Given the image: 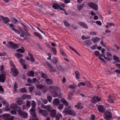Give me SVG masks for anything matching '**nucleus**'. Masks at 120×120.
<instances>
[{"mask_svg": "<svg viewBox=\"0 0 120 120\" xmlns=\"http://www.w3.org/2000/svg\"><path fill=\"white\" fill-rule=\"evenodd\" d=\"M31 106L32 108L30 110V114L33 116H36V113L35 112V108L36 106V104L34 100L32 101Z\"/></svg>", "mask_w": 120, "mask_h": 120, "instance_id": "nucleus-1", "label": "nucleus"}, {"mask_svg": "<svg viewBox=\"0 0 120 120\" xmlns=\"http://www.w3.org/2000/svg\"><path fill=\"white\" fill-rule=\"evenodd\" d=\"M5 46L7 47H11L13 49H16L19 47L18 45L14 43L13 42L11 41L9 43H8V44L6 45Z\"/></svg>", "mask_w": 120, "mask_h": 120, "instance_id": "nucleus-2", "label": "nucleus"}, {"mask_svg": "<svg viewBox=\"0 0 120 120\" xmlns=\"http://www.w3.org/2000/svg\"><path fill=\"white\" fill-rule=\"evenodd\" d=\"M63 113L65 114H69L71 115H75V112L69 109L65 108L63 111Z\"/></svg>", "mask_w": 120, "mask_h": 120, "instance_id": "nucleus-3", "label": "nucleus"}, {"mask_svg": "<svg viewBox=\"0 0 120 120\" xmlns=\"http://www.w3.org/2000/svg\"><path fill=\"white\" fill-rule=\"evenodd\" d=\"M102 56L108 61L110 60L112 58L111 54L108 52L106 53L105 54H103Z\"/></svg>", "mask_w": 120, "mask_h": 120, "instance_id": "nucleus-4", "label": "nucleus"}, {"mask_svg": "<svg viewBox=\"0 0 120 120\" xmlns=\"http://www.w3.org/2000/svg\"><path fill=\"white\" fill-rule=\"evenodd\" d=\"M18 114L22 117L25 118L26 117L28 116V114L26 112L23 111L19 110L18 111Z\"/></svg>", "mask_w": 120, "mask_h": 120, "instance_id": "nucleus-5", "label": "nucleus"}, {"mask_svg": "<svg viewBox=\"0 0 120 120\" xmlns=\"http://www.w3.org/2000/svg\"><path fill=\"white\" fill-rule=\"evenodd\" d=\"M94 54L95 55L97 56H98V58L100 60L104 62H105V61L102 58L101 56H102L103 54H101L98 51H96L94 52Z\"/></svg>", "mask_w": 120, "mask_h": 120, "instance_id": "nucleus-6", "label": "nucleus"}, {"mask_svg": "<svg viewBox=\"0 0 120 120\" xmlns=\"http://www.w3.org/2000/svg\"><path fill=\"white\" fill-rule=\"evenodd\" d=\"M10 73L11 75L14 76H16L18 74L17 71L14 67L11 68Z\"/></svg>", "mask_w": 120, "mask_h": 120, "instance_id": "nucleus-7", "label": "nucleus"}, {"mask_svg": "<svg viewBox=\"0 0 120 120\" xmlns=\"http://www.w3.org/2000/svg\"><path fill=\"white\" fill-rule=\"evenodd\" d=\"M89 6L91 8L96 10L98 9V7L97 4L93 3H90L88 4Z\"/></svg>", "mask_w": 120, "mask_h": 120, "instance_id": "nucleus-8", "label": "nucleus"}, {"mask_svg": "<svg viewBox=\"0 0 120 120\" xmlns=\"http://www.w3.org/2000/svg\"><path fill=\"white\" fill-rule=\"evenodd\" d=\"M10 107L11 109H14L16 111H18L21 109L20 108L17 106L16 104H12L10 105Z\"/></svg>", "mask_w": 120, "mask_h": 120, "instance_id": "nucleus-9", "label": "nucleus"}, {"mask_svg": "<svg viewBox=\"0 0 120 120\" xmlns=\"http://www.w3.org/2000/svg\"><path fill=\"white\" fill-rule=\"evenodd\" d=\"M101 100L100 97L97 96H95L94 97L92 98L91 101L92 102L94 103H96L97 101H99Z\"/></svg>", "mask_w": 120, "mask_h": 120, "instance_id": "nucleus-10", "label": "nucleus"}, {"mask_svg": "<svg viewBox=\"0 0 120 120\" xmlns=\"http://www.w3.org/2000/svg\"><path fill=\"white\" fill-rule=\"evenodd\" d=\"M112 117L111 113L110 112H108L104 116L105 119L106 120H111Z\"/></svg>", "mask_w": 120, "mask_h": 120, "instance_id": "nucleus-11", "label": "nucleus"}, {"mask_svg": "<svg viewBox=\"0 0 120 120\" xmlns=\"http://www.w3.org/2000/svg\"><path fill=\"white\" fill-rule=\"evenodd\" d=\"M0 17L2 19L4 22L6 24L8 23L9 21V19L8 18L5 17L3 16L0 15Z\"/></svg>", "mask_w": 120, "mask_h": 120, "instance_id": "nucleus-12", "label": "nucleus"}, {"mask_svg": "<svg viewBox=\"0 0 120 120\" xmlns=\"http://www.w3.org/2000/svg\"><path fill=\"white\" fill-rule=\"evenodd\" d=\"M2 102L3 104V105H5L6 106L5 108V110L6 111H9L10 110V109L9 108H8V107L9 106L8 103L4 100L2 101Z\"/></svg>", "mask_w": 120, "mask_h": 120, "instance_id": "nucleus-13", "label": "nucleus"}, {"mask_svg": "<svg viewBox=\"0 0 120 120\" xmlns=\"http://www.w3.org/2000/svg\"><path fill=\"white\" fill-rule=\"evenodd\" d=\"M60 103L59 100L58 98L54 99L53 101V104L55 105H58Z\"/></svg>", "mask_w": 120, "mask_h": 120, "instance_id": "nucleus-14", "label": "nucleus"}, {"mask_svg": "<svg viewBox=\"0 0 120 120\" xmlns=\"http://www.w3.org/2000/svg\"><path fill=\"white\" fill-rule=\"evenodd\" d=\"M5 75L4 74L0 75V82H4L5 79Z\"/></svg>", "mask_w": 120, "mask_h": 120, "instance_id": "nucleus-15", "label": "nucleus"}, {"mask_svg": "<svg viewBox=\"0 0 120 120\" xmlns=\"http://www.w3.org/2000/svg\"><path fill=\"white\" fill-rule=\"evenodd\" d=\"M43 116H45L47 114V112L45 110H42L41 109H39L38 111Z\"/></svg>", "mask_w": 120, "mask_h": 120, "instance_id": "nucleus-16", "label": "nucleus"}, {"mask_svg": "<svg viewBox=\"0 0 120 120\" xmlns=\"http://www.w3.org/2000/svg\"><path fill=\"white\" fill-rule=\"evenodd\" d=\"M49 90H55L58 91H60V89L58 87H53L51 86H50L49 87Z\"/></svg>", "mask_w": 120, "mask_h": 120, "instance_id": "nucleus-17", "label": "nucleus"}, {"mask_svg": "<svg viewBox=\"0 0 120 120\" xmlns=\"http://www.w3.org/2000/svg\"><path fill=\"white\" fill-rule=\"evenodd\" d=\"M79 24L81 26L84 28L86 29H88V26L84 22H79Z\"/></svg>", "mask_w": 120, "mask_h": 120, "instance_id": "nucleus-18", "label": "nucleus"}, {"mask_svg": "<svg viewBox=\"0 0 120 120\" xmlns=\"http://www.w3.org/2000/svg\"><path fill=\"white\" fill-rule=\"evenodd\" d=\"M99 111L101 112H103L105 110L104 107L101 105H99L98 107Z\"/></svg>", "mask_w": 120, "mask_h": 120, "instance_id": "nucleus-19", "label": "nucleus"}, {"mask_svg": "<svg viewBox=\"0 0 120 120\" xmlns=\"http://www.w3.org/2000/svg\"><path fill=\"white\" fill-rule=\"evenodd\" d=\"M75 107L77 109H83V107L82 106V104L80 103H77L76 105L75 106Z\"/></svg>", "mask_w": 120, "mask_h": 120, "instance_id": "nucleus-20", "label": "nucleus"}, {"mask_svg": "<svg viewBox=\"0 0 120 120\" xmlns=\"http://www.w3.org/2000/svg\"><path fill=\"white\" fill-rule=\"evenodd\" d=\"M34 72L33 71H31L27 72V75L28 76H31L33 77L34 76Z\"/></svg>", "mask_w": 120, "mask_h": 120, "instance_id": "nucleus-21", "label": "nucleus"}, {"mask_svg": "<svg viewBox=\"0 0 120 120\" xmlns=\"http://www.w3.org/2000/svg\"><path fill=\"white\" fill-rule=\"evenodd\" d=\"M56 112V110L55 109H52L50 111V114L53 117L55 116Z\"/></svg>", "mask_w": 120, "mask_h": 120, "instance_id": "nucleus-22", "label": "nucleus"}, {"mask_svg": "<svg viewBox=\"0 0 120 120\" xmlns=\"http://www.w3.org/2000/svg\"><path fill=\"white\" fill-rule=\"evenodd\" d=\"M16 102L18 105H21L23 103V101L20 98L17 99Z\"/></svg>", "mask_w": 120, "mask_h": 120, "instance_id": "nucleus-23", "label": "nucleus"}, {"mask_svg": "<svg viewBox=\"0 0 120 120\" xmlns=\"http://www.w3.org/2000/svg\"><path fill=\"white\" fill-rule=\"evenodd\" d=\"M62 116L60 113H58L55 116L56 119V120H59L60 119L62 118Z\"/></svg>", "mask_w": 120, "mask_h": 120, "instance_id": "nucleus-24", "label": "nucleus"}, {"mask_svg": "<svg viewBox=\"0 0 120 120\" xmlns=\"http://www.w3.org/2000/svg\"><path fill=\"white\" fill-rule=\"evenodd\" d=\"M61 103L64 104L65 106H67L68 105V103L67 101L64 99L62 98L60 100Z\"/></svg>", "mask_w": 120, "mask_h": 120, "instance_id": "nucleus-25", "label": "nucleus"}, {"mask_svg": "<svg viewBox=\"0 0 120 120\" xmlns=\"http://www.w3.org/2000/svg\"><path fill=\"white\" fill-rule=\"evenodd\" d=\"M34 36L38 37L39 38V39H41L42 38V36L39 33L37 32H34Z\"/></svg>", "mask_w": 120, "mask_h": 120, "instance_id": "nucleus-26", "label": "nucleus"}, {"mask_svg": "<svg viewBox=\"0 0 120 120\" xmlns=\"http://www.w3.org/2000/svg\"><path fill=\"white\" fill-rule=\"evenodd\" d=\"M10 115L9 114H5L4 115V117L5 120H9Z\"/></svg>", "mask_w": 120, "mask_h": 120, "instance_id": "nucleus-27", "label": "nucleus"}, {"mask_svg": "<svg viewBox=\"0 0 120 120\" xmlns=\"http://www.w3.org/2000/svg\"><path fill=\"white\" fill-rule=\"evenodd\" d=\"M45 82L48 85H51L52 83V80L49 79H47L45 80Z\"/></svg>", "mask_w": 120, "mask_h": 120, "instance_id": "nucleus-28", "label": "nucleus"}, {"mask_svg": "<svg viewBox=\"0 0 120 120\" xmlns=\"http://www.w3.org/2000/svg\"><path fill=\"white\" fill-rule=\"evenodd\" d=\"M51 95L53 97H57L59 98H60V97H58V95L57 94V93L55 91H52L51 93Z\"/></svg>", "mask_w": 120, "mask_h": 120, "instance_id": "nucleus-29", "label": "nucleus"}, {"mask_svg": "<svg viewBox=\"0 0 120 120\" xmlns=\"http://www.w3.org/2000/svg\"><path fill=\"white\" fill-rule=\"evenodd\" d=\"M108 101L109 102L111 103H113V99L111 97L110 95H109L108 97Z\"/></svg>", "mask_w": 120, "mask_h": 120, "instance_id": "nucleus-30", "label": "nucleus"}, {"mask_svg": "<svg viewBox=\"0 0 120 120\" xmlns=\"http://www.w3.org/2000/svg\"><path fill=\"white\" fill-rule=\"evenodd\" d=\"M29 55L30 57V60L32 62H33L35 60V59L33 56L32 54L30 53H29Z\"/></svg>", "mask_w": 120, "mask_h": 120, "instance_id": "nucleus-31", "label": "nucleus"}, {"mask_svg": "<svg viewBox=\"0 0 120 120\" xmlns=\"http://www.w3.org/2000/svg\"><path fill=\"white\" fill-rule=\"evenodd\" d=\"M42 108H44L46 109L47 110L49 111L50 109H52L51 107H50V105H48L44 107H42Z\"/></svg>", "mask_w": 120, "mask_h": 120, "instance_id": "nucleus-32", "label": "nucleus"}, {"mask_svg": "<svg viewBox=\"0 0 120 120\" xmlns=\"http://www.w3.org/2000/svg\"><path fill=\"white\" fill-rule=\"evenodd\" d=\"M22 49H17L16 51L17 52H20V53H23L24 52V49L23 47L22 48Z\"/></svg>", "mask_w": 120, "mask_h": 120, "instance_id": "nucleus-33", "label": "nucleus"}, {"mask_svg": "<svg viewBox=\"0 0 120 120\" xmlns=\"http://www.w3.org/2000/svg\"><path fill=\"white\" fill-rule=\"evenodd\" d=\"M52 7L55 9H58L60 8V6L58 4H54L52 6Z\"/></svg>", "mask_w": 120, "mask_h": 120, "instance_id": "nucleus-34", "label": "nucleus"}, {"mask_svg": "<svg viewBox=\"0 0 120 120\" xmlns=\"http://www.w3.org/2000/svg\"><path fill=\"white\" fill-rule=\"evenodd\" d=\"M114 26V24L110 22H108L107 23V25L106 26V27L107 28L111 26Z\"/></svg>", "mask_w": 120, "mask_h": 120, "instance_id": "nucleus-35", "label": "nucleus"}, {"mask_svg": "<svg viewBox=\"0 0 120 120\" xmlns=\"http://www.w3.org/2000/svg\"><path fill=\"white\" fill-rule=\"evenodd\" d=\"M15 56L17 58H19L22 56V55L21 54L17 53L15 54Z\"/></svg>", "mask_w": 120, "mask_h": 120, "instance_id": "nucleus-36", "label": "nucleus"}, {"mask_svg": "<svg viewBox=\"0 0 120 120\" xmlns=\"http://www.w3.org/2000/svg\"><path fill=\"white\" fill-rule=\"evenodd\" d=\"M47 98L49 102H51L52 98L51 96L49 95L47 97Z\"/></svg>", "mask_w": 120, "mask_h": 120, "instance_id": "nucleus-37", "label": "nucleus"}, {"mask_svg": "<svg viewBox=\"0 0 120 120\" xmlns=\"http://www.w3.org/2000/svg\"><path fill=\"white\" fill-rule=\"evenodd\" d=\"M31 105L30 101H27L26 102V106L28 108H30Z\"/></svg>", "mask_w": 120, "mask_h": 120, "instance_id": "nucleus-38", "label": "nucleus"}, {"mask_svg": "<svg viewBox=\"0 0 120 120\" xmlns=\"http://www.w3.org/2000/svg\"><path fill=\"white\" fill-rule=\"evenodd\" d=\"M86 84L87 86L89 88H92V86L91 84L89 82H86Z\"/></svg>", "mask_w": 120, "mask_h": 120, "instance_id": "nucleus-39", "label": "nucleus"}, {"mask_svg": "<svg viewBox=\"0 0 120 120\" xmlns=\"http://www.w3.org/2000/svg\"><path fill=\"white\" fill-rule=\"evenodd\" d=\"M75 74L76 78L77 79H79V72H78V71H76L75 72Z\"/></svg>", "mask_w": 120, "mask_h": 120, "instance_id": "nucleus-40", "label": "nucleus"}, {"mask_svg": "<svg viewBox=\"0 0 120 120\" xmlns=\"http://www.w3.org/2000/svg\"><path fill=\"white\" fill-rule=\"evenodd\" d=\"M33 81L34 82L33 83H35V84H38L39 83L38 81L37 80V79L36 78H34L33 79Z\"/></svg>", "mask_w": 120, "mask_h": 120, "instance_id": "nucleus-41", "label": "nucleus"}, {"mask_svg": "<svg viewBox=\"0 0 120 120\" xmlns=\"http://www.w3.org/2000/svg\"><path fill=\"white\" fill-rule=\"evenodd\" d=\"M86 83L84 82H81L79 83L78 84V86L79 87L81 86H84L86 85Z\"/></svg>", "mask_w": 120, "mask_h": 120, "instance_id": "nucleus-42", "label": "nucleus"}, {"mask_svg": "<svg viewBox=\"0 0 120 120\" xmlns=\"http://www.w3.org/2000/svg\"><path fill=\"white\" fill-rule=\"evenodd\" d=\"M12 21L16 24L19 23V21L14 17L12 18Z\"/></svg>", "mask_w": 120, "mask_h": 120, "instance_id": "nucleus-43", "label": "nucleus"}, {"mask_svg": "<svg viewBox=\"0 0 120 120\" xmlns=\"http://www.w3.org/2000/svg\"><path fill=\"white\" fill-rule=\"evenodd\" d=\"M99 40V38L98 37H96L93 39V41L95 43L98 42Z\"/></svg>", "mask_w": 120, "mask_h": 120, "instance_id": "nucleus-44", "label": "nucleus"}, {"mask_svg": "<svg viewBox=\"0 0 120 120\" xmlns=\"http://www.w3.org/2000/svg\"><path fill=\"white\" fill-rule=\"evenodd\" d=\"M47 64L48 67L50 68L51 71H55V69H53V68L49 64Z\"/></svg>", "mask_w": 120, "mask_h": 120, "instance_id": "nucleus-45", "label": "nucleus"}, {"mask_svg": "<svg viewBox=\"0 0 120 120\" xmlns=\"http://www.w3.org/2000/svg\"><path fill=\"white\" fill-rule=\"evenodd\" d=\"M64 25L66 26H70V24L68 22L66 21H64Z\"/></svg>", "mask_w": 120, "mask_h": 120, "instance_id": "nucleus-46", "label": "nucleus"}, {"mask_svg": "<svg viewBox=\"0 0 120 120\" xmlns=\"http://www.w3.org/2000/svg\"><path fill=\"white\" fill-rule=\"evenodd\" d=\"M11 29L13 31H14L16 33L19 34L20 33V32L19 30L16 29L15 28H12Z\"/></svg>", "mask_w": 120, "mask_h": 120, "instance_id": "nucleus-47", "label": "nucleus"}, {"mask_svg": "<svg viewBox=\"0 0 120 120\" xmlns=\"http://www.w3.org/2000/svg\"><path fill=\"white\" fill-rule=\"evenodd\" d=\"M39 84H36V86L39 89H41L43 87V86L41 85H39Z\"/></svg>", "mask_w": 120, "mask_h": 120, "instance_id": "nucleus-48", "label": "nucleus"}, {"mask_svg": "<svg viewBox=\"0 0 120 120\" xmlns=\"http://www.w3.org/2000/svg\"><path fill=\"white\" fill-rule=\"evenodd\" d=\"M20 91L22 93L26 92V90L25 88H21L20 90Z\"/></svg>", "mask_w": 120, "mask_h": 120, "instance_id": "nucleus-49", "label": "nucleus"}, {"mask_svg": "<svg viewBox=\"0 0 120 120\" xmlns=\"http://www.w3.org/2000/svg\"><path fill=\"white\" fill-rule=\"evenodd\" d=\"M113 59L115 60H116L117 62H118L119 60V58L117 57L116 56H114L113 57Z\"/></svg>", "mask_w": 120, "mask_h": 120, "instance_id": "nucleus-50", "label": "nucleus"}, {"mask_svg": "<svg viewBox=\"0 0 120 120\" xmlns=\"http://www.w3.org/2000/svg\"><path fill=\"white\" fill-rule=\"evenodd\" d=\"M90 38V37L85 36L84 35H83L82 36V38L83 40L87 39L89 38Z\"/></svg>", "mask_w": 120, "mask_h": 120, "instance_id": "nucleus-51", "label": "nucleus"}, {"mask_svg": "<svg viewBox=\"0 0 120 120\" xmlns=\"http://www.w3.org/2000/svg\"><path fill=\"white\" fill-rule=\"evenodd\" d=\"M63 105L61 104L60 105H59L58 106V108L59 109L61 110L63 109Z\"/></svg>", "mask_w": 120, "mask_h": 120, "instance_id": "nucleus-52", "label": "nucleus"}, {"mask_svg": "<svg viewBox=\"0 0 120 120\" xmlns=\"http://www.w3.org/2000/svg\"><path fill=\"white\" fill-rule=\"evenodd\" d=\"M18 87V85L16 83H15L13 87V89L15 91H16V89Z\"/></svg>", "mask_w": 120, "mask_h": 120, "instance_id": "nucleus-53", "label": "nucleus"}, {"mask_svg": "<svg viewBox=\"0 0 120 120\" xmlns=\"http://www.w3.org/2000/svg\"><path fill=\"white\" fill-rule=\"evenodd\" d=\"M41 75L42 78H43L46 79L47 78V76L44 73H42L41 74Z\"/></svg>", "mask_w": 120, "mask_h": 120, "instance_id": "nucleus-54", "label": "nucleus"}, {"mask_svg": "<svg viewBox=\"0 0 120 120\" xmlns=\"http://www.w3.org/2000/svg\"><path fill=\"white\" fill-rule=\"evenodd\" d=\"M27 94H24L22 96L21 98L22 99L25 100L26 99Z\"/></svg>", "mask_w": 120, "mask_h": 120, "instance_id": "nucleus-55", "label": "nucleus"}, {"mask_svg": "<svg viewBox=\"0 0 120 120\" xmlns=\"http://www.w3.org/2000/svg\"><path fill=\"white\" fill-rule=\"evenodd\" d=\"M75 85H71L69 86L68 87L70 89H75Z\"/></svg>", "mask_w": 120, "mask_h": 120, "instance_id": "nucleus-56", "label": "nucleus"}, {"mask_svg": "<svg viewBox=\"0 0 120 120\" xmlns=\"http://www.w3.org/2000/svg\"><path fill=\"white\" fill-rule=\"evenodd\" d=\"M83 6V4L78 6V9L79 10H81Z\"/></svg>", "mask_w": 120, "mask_h": 120, "instance_id": "nucleus-57", "label": "nucleus"}, {"mask_svg": "<svg viewBox=\"0 0 120 120\" xmlns=\"http://www.w3.org/2000/svg\"><path fill=\"white\" fill-rule=\"evenodd\" d=\"M96 23L98 25L101 26L102 25L101 22L99 21H97L96 22Z\"/></svg>", "mask_w": 120, "mask_h": 120, "instance_id": "nucleus-58", "label": "nucleus"}, {"mask_svg": "<svg viewBox=\"0 0 120 120\" xmlns=\"http://www.w3.org/2000/svg\"><path fill=\"white\" fill-rule=\"evenodd\" d=\"M58 69L59 71H63V69L61 66H60L58 67Z\"/></svg>", "mask_w": 120, "mask_h": 120, "instance_id": "nucleus-59", "label": "nucleus"}, {"mask_svg": "<svg viewBox=\"0 0 120 120\" xmlns=\"http://www.w3.org/2000/svg\"><path fill=\"white\" fill-rule=\"evenodd\" d=\"M95 118V116L94 115H92L91 116L90 119L91 120H94Z\"/></svg>", "mask_w": 120, "mask_h": 120, "instance_id": "nucleus-60", "label": "nucleus"}, {"mask_svg": "<svg viewBox=\"0 0 120 120\" xmlns=\"http://www.w3.org/2000/svg\"><path fill=\"white\" fill-rule=\"evenodd\" d=\"M13 115H16V111H11L10 112Z\"/></svg>", "mask_w": 120, "mask_h": 120, "instance_id": "nucleus-61", "label": "nucleus"}, {"mask_svg": "<svg viewBox=\"0 0 120 120\" xmlns=\"http://www.w3.org/2000/svg\"><path fill=\"white\" fill-rule=\"evenodd\" d=\"M20 62L22 64H24L25 63V61L24 60L21 59L20 60Z\"/></svg>", "mask_w": 120, "mask_h": 120, "instance_id": "nucleus-62", "label": "nucleus"}, {"mask_svg": "<svg viewBox=\"0 0 120 120\" xmlns=\"http://www.w3.org/2000/svg\"><path fill=\"white\" fill-rule=\"evenodd\" d=\"M10 65L11 66V68H13L14 67L15 68V66H14V64L12 62H10Z\"/></svg>", "mask_w": 120, "mask_h": 120, "instance_id": "nucleus-63", "label": "nucleus"}, {"mask_svg": "<svg viewBox=\"0 0 120 120\" xmlns=\"http://www.w3.org/2000/svg\"><path fill=\"white\" fill-rule=\"evenodd\" d=\"M53 62L55 64H56L57 62V59L56 58L53 59Z\"/></svg>", "mask_w": 120, "mask_h": 120, "instance_id": "nucleus-64", "label": "nucleus"}]
</instances>
